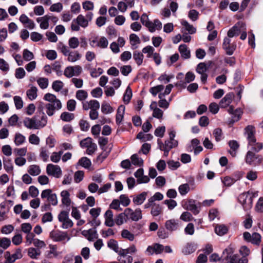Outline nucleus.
I'll list each match as a JSON object with an SVG mask.
<instances>
[{"mask_svg":"<svg viewBox=\"0 0 263 263\" xmlns=\"http://www.w3.org/2000/svg\"><path fill=\"white\" fill-rule=\"evenodd\" d=\"M169 133V137L170 140H166L164 142V155L165 156H167L168 154V152L171 149H172L173 147L177 146L178 145V141L177 140H174V138L175 137V133Z\"/></svg>","mask_w":263,"mask_h":263,"instance_id":"nucleus-3","label":"nucleus"},{"mask_svg":"<svg viewBox=\"0 0 263 263\" xmlns=\"http://www.w3.org/2000/svg\"><path fill=\"white\" fill-rule=\"evenodd\" d=\"M28 172L32 176H36L41 173V169L39 165L35 164L31 165L29 167Z\"/></svg>","mask_w":263,"mask_h":263,"instance_id":"nucleus-30","label":"nucleus"},{"mask_svg":"<svg viewBox=\"0 0 263 263\" xmlns=\"http://www.w3.org/2000/svg\"><path fill=\"white\" fill-rule=\"evenodd\" d=\"M63 87V83L60 80L54 81L52 84V89L57 91L59 92Z\"/></svg>","mask_w":263,"mask_h":263,"instance_id":"nucleus-56","label":"nucleus"},{"mask_svg":"<svg viewBox=\"0 0 263 263\" xmlns=\"http://www.w3.org/2000/svg\"><path fill=\"white\" fill-rule=\"evenodd\" d=\"M125 106L121 105L119 106L116 116V122L118 125H120L124 117Z\"/></svg>","mask_w":263,"mask_h":263,"instance_id":"nucleus-16","label":"nucleus"},{"mask_svg":"<svg viewBox=\"0 0 263 263\" xmlns=\"http://www.w3.org/2000/svg\"><path fill=\"white\" fill-rule=\"evenodd\" d=\"M179 193L182 195H185L190 191V187L187 183L180 185L178 187Z\"/></svg>","mask_w":263,"mask_h":263,"instance_id":"nucleus-52","label":"nucleus"},{"mask_svg":"<svg viewBox=\"0 0 263 263\" xmlns=\"http://www.w3.org/2000/svg\"><path fill=\"white\" fill-rule=\"evenodd\" d=\"M140 21L143 25L148 28L151 32H155V27L152 26V22L149 21L148 15L144 13L140 17Z\"/></svg>","mask_w":263,"mask_h":263,"instance_id":"nucleus-12","label":"nucleus"},{"mask_svg":"<svg viewBox=\"0 0 263 263\" xmlns=\"http://www.w3.org/2000/svg\"><path fill=\"white\" fill-rule=\"evenodd\" d=\"M193 218L192 215L189 212H183L180 217V219L184 221H190Z\"/></svg>","mask_w":263,"mask_h":263,"instance_id":"nucleus-64","label":"nucleus"},{"mask_svg":"<svg viewBox=\"0 0 263 263\" xmlns=\"http://www.w3.org/2000/svg\"><path fill=\"white\" fill-rule=\"evenodd\" d=\"M36 124L37 129L44 127L47 122V117L46 115H41L36 114L33 117Z\"/></svg>","mask_w":263,"mask_h":263,"instance_id":"nucleus-9","label":"nucleus"},{"mask_svg":"<svg viewBox=\"0 0 263 263\" xmlns=\"http://www.w3.org/2000/svg\"><path fill=\"white\" fill-rule=\"evenodd\" d=\"M155 108L153 109V116L157 119H161L163 116V111L157 107V102H154Z\"/></svg>","mask_w":263,"mask_h":263,"instance_id":"nucleus-39","label":"nucleus"},{"mask_svg":"<svg viewBox=\"0 0 263 263\" xmlns=\"http://www.w3.org/2000/svg\"><path fill=\"white\" fill-rule=\"evenodd\" d=\"M79 125L80 126V129L82 131H87L90 128L89 123L85 120L81 119L80 120Z\"/></svg>","mask_w":263,"mask_h":263,"instance_id":"nucleus-57","label":"nucleus"},{"mask_svg":"<svg viewBox=\"0 0 263 263\" xmlns=\"http://www.w3.org/2000/svg\"><path fill=\"white\" fill-rule=\"evenodd\" d=\"M25 140V137L22 134L16 133L15 136L14 142L16 145L18 146L23 144Z\"/></svg>","mask_w":263,"mask_h":263,"instance_id":"nucleus-54","label":"nucleus"},{"mask_svg":"<svg viewBox=\"0 0 263 263\" xmlns=\"http://www.w3.org/2000/svg\"><path fill=\"white\" fill-rule=\"evenodd\" d=\"M107 247L109 249L114 250L116 253H117L119 255L120 250L119 248L118 242L116 240L114 239H110L107 242Z\"/></svg>","mask_w":263,"mask_h":263,"instance_id":"nucleus-26","label":"nucleus"},{"mask_svg":"<svg viewBox=\"0 0 263 263\" xmlns=\"http://www.w3.org/2000/svg\"><path fill=\"white\" fill-rule=\"evenodd\" d=\"M50 17L47 15H45L43 17H39L36 19V21L39 23L41 21L42 22L40 23V26L41 29H46L49 27V20Z\"/></svg>","mask_w":263,"mask_h":263,"instance_id":"nucleus-23","label":"nucleus"},{"mask_svg":"<svg viewBox=\"0 0 263 263\" xmlns=\"http://www.w3.org/2000/svg\"><path fill=\"white\" fill-rule=\"evenodd\" d=\"M136 251V246L134 245H132L127 249L120 248L119 255L125 257L128 254H134Z\"/></svg>","mask_w":263,"mask_h":263,"instance_id":"nucleus-17","label":"nucleus"},{"mask_svg":"<svg viewBox=\"0 0 263 263\" xmlns=\"http://www.w3.org/2000/svg\"><path fill=\"white\" fill-rule=\"evenodd\" d=\"M3 165L4 168L8 173H10L13 171V166L12 163V160L10 158L3 157Z\"/></svg>","mask_w":263,"mask_h":263,"instance_id":"nucleus-20","label":"nucleus"},{"mask_svg":"<svg viewBox=\"0 0 263 263\" xmlns=\"http://www.w3.org/2000/svg\"><path fill=\"white\" fill-rule=\"evenodd\" d=\"M234 97L233 92H229L220 100L219 106L221 108H225L228 106L232 102V99Z\"/></svg>","mask_w":263,"mask_h":263,"instance_id":"nucleus-11","label":"nucleus"},{"mask_svg":"<svg viewBox=\"0 0 263 263\" xmlns=\"http://www.w3.org/2000/svg\"><path fill=\"white\" fill-rule=\"evenodd\" d=\"M162 211V207L160 204H154V206L152 208L151 213L154 217H156L159 215Z\"/></svg>","mask_w":263,"mask_h":263,"instance_id":"nucleus-36","label":"nucleus"},{"mask_svg":"<svg viewBox=\"0 0 263 263\" xmlns=\"http://www.w3.org/2000/svg\"><path fill=\"white\" fill-rule=\"evenodd\" d=\"M41 254L39 249H36L34 248H30L28 250V255L32 259L37 258V256Z\"/></svg>","mask_w":263,"mask_h":263,"instance_id":"nucleus-37","label":"nucleus"},{"mask_svg":"<svg viewBox=\"0 0 263 263\" xmlns=\"http://www.w3.org/2000/svg\"><path fill=\"white\" fill-rule=\"evenodd\" d=\"M54 103H47L45 105L46 113L49 116H52L54 114L55 109H57Z\"/></svg>","mask_w":263,"mask_h":263,"instance_id":"nucleus-42","label":"nucleus"},{"mask_svg":"<svg viewBox=\"0 0 263 263\" xmlns=\"http://www.w3.org/2000/svg\"><path fill=\"white\" fill-rule=\"evenodd\" d=\"M114 111L113 108L110 106V105L106 103L105 101H104L101 105V111L104 114H107L112 112Z\"/></svg>","mask_w":263,"mask_h":263,"instance_id":"nucleus-35","label":"nucleus"},{"mask_svg":"<svg viewBox=\"0 0 263 263\" xmlns=\"http://www.w3.org/2000/svg\"><path fill=\"white\" fill-rule=\"evenodd\" d=\"M126 214L125 212H123L118 214L115 218V223L118 225L121 226L126 221L125 220Z\"/></svg>","mask_w":263,"mask_h":263,"instance_id":"nucleus-38","label":"nucleus"},{"mask_svg":"<svg viewBox=\"0 0 263 263\" xmlns=\"http://www.w3.org/2000/svg\"><path fill=\"white\" fill-rule=\"evenodd\" d=\"M243 114L241 108H237L232 112V119L230 121V124H233L240 120Z\"/></svg>","mask_w":263,"mask_h":263,"instance_id":"nucleus-15","label":"nucleus"},{"mask_svg":"<svg viewBox=\"0 0 263 263\" xmlns=\"http://www.w3.org/2000/svg\"><path fill=\"white\" fill-rule=\"evenodd\" d=\"M120 203L124 206H127L130 203V200L129 198L124 194H122L120 196Z\"/></svg>","mask_w":263,"mask_h":263,"instance_id":"nucleus-58","label":"nucleus"},{"mask_svg":"<svg viewBox=\"0 0 263 263\" xmlns=\"http://www.w3.org/2000/svg\"><path fill=\"white\" fill-rule=\"evenodd\" d=\"M256 133H244L245 136L247 137L248 141V144L251 145L252 147L256 145V139L255 136Z\"/></svg>","mask_w":263,"mask_h":263,"instance_id":"nucleus-25","label":"nucleus"},{"mask_svg":"<svg viewBox=\"0 0 263 263\" xmlns=\"http://www.w3.org/2000/svg\"><path fill=\"white\" fill-rule=\"evenodd\" d=\"M78 164L82 166L85 168H89L91 165V162L89 158L86 157H83L79 159Z\"/></svg>","mask_w":263,"mask_h":263,"instance_id":"nucleus-31","label":"nucleus"},{"mask_svg":"<svg viewBox=\"0 0 263 263\" xmlns=\"http://www.w3.org/2000/svg\"><path fill=\"white\" fill-rule=\"evenodd\" d=\"M124 212L127 219H130L133 221H138L142 218V211L139 208L136 209L135 211L130 208H126Z\"/></svg>","mask_w":263,"mask_h":263,"instance_id":"nucleus-5","label":"nucleus"},{"mask_svg":"<svg viewBox=\"0 0 263 263\" xmlns=\"http://www.w3.org/2000/svg\"><path fill=\"white\" fill-rule=\"evenodd\" d=\"M46 172L48 175L53 176L57 178H60L62 174L61 167L59 165H54L51 163L47 164Z\"/></svg>","mask_w":263,"mask_h":263,"instance_id":"nucleus-6","label":"nucleus"},{"mask_svg":"<svg viewBox=\"0 0 263 263\" xmlns=\"http://www.w3.org/2000/svg\"><path fill=\"white\" fill-rule=\"evenodd\" d=\"M13 100L16 108L17 109H21L23 106V101L22 98L20 96H16L14 97Z\"/></svg>","mask_w":263,"mask_h":263,"instance_id":"nucleus-60","label":"nucleus"},{"mask_svg":"<svg viewBox=\"0 0 263 263\" xmlns=\"http://www.w3.org/2000/svg\"><path fill=\"white\" fill-rule=\"evenodd\" d=\"M23 57L25 61H29L34 58L33 53L27 49H25L23 52Z\"/></svg>","mask_w":263,"mask_h":263,"instance_id":"nucleus-51","label":"nucleus"},{"mask_svg":"<svg viewBox=\"0 0 263 263\" xmlns=\"http://www.w3.org/2000/svg\"><path fill=\"white\" fill-rule=\"evenodd\" d=\"M214 231L217 235L222 236L227 234L229 229L225 224H220L215 228Z\"/></svg>","mask_w":263,"mask_h":263,"instance_id":"nucleus-18","label":"nucleus"},{"mask_svg":"<svg viewBox=\"0 0 263 263\" xmlns=\"http://www.w3.org/2000/svg\"><path fill=\"white\" fill-rule=\"evenodd\" d=\"M111 148L106 149L105 151H103L100 154H99L97 156L96 161L98 162H100V163L103 162L104 160L108 157Z\"/></svg>","mask_w":263,"mask_h":263,"instance_id":"nucleus-40","label":"nucleus"},{"mask_svg":"<svg viewBox=\"0 0 263 263\" xmlns=\"http://www.w3.org/2000/svg\"><path fill=\"white\" fill-rule=\"evenodd\" d=\"M73 22L78 24L83 28H86L88 25V21L86 19L82 14L79 15L77 18L73 20Z\"/></svg>","mask_w":263,"mask_h":263,"instance_id":"nucleus-21","label":"nucleus"},{"mask_svg":"<svg viewBox=\"0 0 263 263\" xmlns=\"http://www.w3.org/2000/svg\"><path fill=\"white\" fill-rule=\"evenodd\" d=\"M93 143L92 142V139L90 137H87L81 140L80 142V145L82 148H86Z\"/></svg>","mask_w":263,"mask_h":263,"instance_id":"nucleus-62","label":"nucleus"},{"mask_svg":"<svg viewBox=\"0 0 263 263\" xmlns=\"http://www.w3.org/2000/svg\"><path fill=\"white\" fill-rule=\"evenodd\" d=\"M251 240V241L250 242L252 243V244L257 246L259 245L261 242L260 235L258 233H253L252 235Z\"/></svg>","mask_w":263,"mask_h":263,"instance_id":"nucleus-41","label":"nucleus"},{"mask_svg":"<svg viewBox=\"0 0 263 263\" xmlns=\"http://www.w3.org/2000/svg\"><path fill=\"white\" fill-rule=\"evenodd\" d=\"M50 237L54 242L62 241L67 238V241L70 239L66 232L59 231L55 232L53 230L50 233Z\"/></svg>","mask_w":263,"mask_h":263,"instance_id":"nucleus-7","label":"nucleus"},{"mask_svg":"<svg viewBox=\"0 0 263 263\" xmlns=\"http://www.w3.org/2000/svg\"><path fill=\"white\" fill-rule=\"evenodd\" d=\"M24 125L30 129H37L35 122L33 118H25L24 120Z\"/></svg>","mask_w":263,"mask_h":263,"instance_id":"nucleus-22","label":"nucleus"},{"mask_svg":"<svg viewBox=\"0 0 263 263\" xmlns=\"http://www.w3.org/2000/svg\"><path fill=\"white\" fill-rule=\"evenodd\" d=\"M208 69V67L206 64L204 62H201L197 65L196 70L199 74H202L205 73Z\"/></svg>","mask_w":263,"mask_h":263,"instance_id":"nucleus-46","label":"nucleus"},{"mask_svg":"<svg viewBox=\"0 0 263 263\" xmlns=\"http://www.w3.org/2000/svg\"><path fill=\"white\" fill-rule=\"evenodd\" d=\"M147 192H143L133 198V202L136 205H141L145 200Z\"/></svg>","mask_w":263,"mask_h":263,"instance_id":"nucleus-19","label":"nucleus"},{"mask_svg":"<svg viewBox=\"0 0 263 263\" xmlns=\"http://www.w3.org/2000/svg\"><path fill=\"white\" fill-rule=\"evenodd\" d=\"M131 162L136 166H142L143 165V160L139 158L137 154H134L130 157Z\"/></svg>","mask_w":263,"mask_h":263,"instance_id":"nucleus-27","label":"nucleus"},{"mask_svg":"<svg viewBox=\"0 0 263 263\" xmlns=\"http://www.w3.org/2000/svg\"><path fill=\"white\" fill-rule=\"evenodd\" d=\"M121 236L122 238L127 239L129 241H133L135 238L134 235L125 229L122 231Z\"/></svg>","mask_w":263,"mask_h":263,"instance_id":"nucleus-48","label":"nucleus"},{"mask_svg":"<svg viewBox=\"0 0 263 263\" xmlns=\"http://www.w3.org/2000/svg\"><path fill=\"white\" fill-rule=\"evenodd\" d=\"M133 96L132 90L129 86H128L123 95V100L125 104H128Z\"/></svg>","mask_w":263,"mask_h":263,"instance_id":"nucleus-24","label":"nucleus"},{"mask_svg":"<svg viewBox=\"0 0 263 263\" xmlns=\"http://www.w3.org/2000/svg\"><path fill=\"white\" fill-rule=\"evenodd\" d=\"M222 182L224 186L227 187H230L235 182L234 181L231 176H226L222 179Z\"/></svg>","mask_w":263,"mask_h":263,"instance_id":"nucleus-59","label":"nucleus"},{"mask_svg":"<svg viewBox=\"0 0 263 263\" xmlns=\"http://www.w3.org/2000/svg\"><path fill=\"white\" fill-rule=\"evenodd\" d=\"M240 32V29L235 25L229 30L227 35L229 37H233L235 36H238Z\"/></svg>","mask_w":263,"mask_h":263,"instance_id":"nucleus-33","label":"nucleus"},{"mask_svg":"<svg viewBox=\"0 0 263 263\" xmlns=\"http://www.w3.org/2000/svg\"><path fill=\"white\" fill-rule=\"evenodd\" d=\"M178 50L181 54V57L183 59H188L191 57L190 50L185 44H181L178 48Z\"/></svg>","mask_w":263,"mask_h":263,"instance_id":"nucleus-14","label":"nucleus"},{"mask_svg":"<svg viewBox=\"0 0 263 263\" xmlns=\"http://www.w3.org/2000/svg\"><path fill=\"white\" fill-rule=\"evenodd\" d=\"M245 161L247 164L256 165L262 162V157L261 155H256L253 152L249 151L246 155Z\"/></svg>","mask_w":263,"mask_h":263,"instance_id":"nucleus-2","label":"nucleus"},{"mask_svg":"<svg viewBox=\"0 0 263 263\" xmlns=\"http://www.w3.org/2000/svg\"><path fill=\"white\" fill-rule=\"evenodd\" d=\"M164 87L162 85H158L156 86L151 87L149 89V92L154 96H156L157 94L163 90Z\"/></svg>","mask_w":263,"mask_h":263,"instance_id":"nucleus-53","label":"nucleus"},{"mask_svg":"<svg viewBox=\"0 0 263 263\" xmlns=\"http://www.w3.org/2000/svg\"><path fill=\"white\" fill-rule=\"evenodd\" d=\"M157 235L160 239H165L168 237L169 233L163 227H160L157 232Z\"/></svg>","mask_w":263,"mask_h":263,"instance_id":"nucleus-49","label":"nucleus"},{"mask_svg":"<svg viewBox=\"0 0 263 263\" xmlns=\"http://www.w3.org/2000/svg\"><path fill=\"white\" fill-rule=\"evenodd\" d=\"M143 58L144 55L142 53L137 50L133 52V59L138 66L142 64Z\"/></svg>","mask_w":263,"mask_h":263,"instance_id":"nucleus-29","label":"nucleus"},{"mask_svg":"<svg viewBox=\"0 0 263 263\" xmlns=\"http://www.w3.org/2000/svg\"><path fill=\"white\" fill-rule=\"evenodd\" d=\"M84 176V173L82 171H77L74 175V180L77 183L80 182L83 180Z\"/></svg>","mask_w":263,"mask_h":263,"instance_id":"nucleus-50","label":"nucleus"},{"mask_svg":"<svg viewBox=\"0 0 263 263\" xmlns=\"http://www.w3.org/2000/svg\"><path fill=\"white\" fill-rule=\"evenodd\" d=\"M181 226V221L178 219H171L165 222V227L167 231L172 232L179 229Z\"/></svg>","mask_w":263,"mask_h":263,"instance_id":"nucleus-8","label":"nucleus"},{"mask_svg":"<svg viewBox=\"0 0 263 263\" xmlns=\"http://www.w3.org/2000/svg\"><path fill=\"white\" fill-rule=\"evenodd\" d=\"M196 249V247L193 243H187L185 247L183 252L185 254H191L194 252Z\"/></svg>","mask_w":263,"mask_h":263,"instance_id":"nucleus-45","label":"nucleus"},{"mask_svg":"<svg viewBox=\"0 0 263 263\" xmlns=\"http://www.w3.org/2000/svg\"><path fill=\"white\" fill-rule=\"evenodd\" d=\"M95 137H97L99 136L100 134L101 133H91ZM108 142V138H105L104 137H99L98 138V144L99 145V146L100 148L103 151H105L106 149H108L107 147H106V145Z\"/></svg>","mask_w":263,"mask_h":263,"instance_id":"nucleus-13","label":"nucleus"},{"mask_svg":"<svg viewBox=\"0 0 263 263\" xmlns=\"http://www.w3.org/2000/svg\"><path fill=\"white\" fill-rule=\"evenodd\" d=\"M239 202L242 205L244 210L250 209L253 205V199L245 192L240 194L238 198Z\"/></svg>","mask_w":263,"mask_h":263,"instance_id":"nucleus-4","label":"nucleus"},{"mask_svg":"<svg viewBox=\"0 0 263 263\" xmlns=\"http://www.w3.org/2000/svg\"><path fill=\"white\" fill-rule=\"evenodd\" d=\"M68 44L70 48L74 49L79 45V40L76 37H71L69 39Z\"/></svg>","mask_w":263,"mask_h":263,"instance_id":"nucleus-61","label":"nucleus"},{"mask_svg":"<svg viewBox=\"0 0 263 263\" xmlns=\"http://www.w3.org/2000/svg\"><path fill=\"white\" fill-rule=\"evenodd\" d=\"M88 96V93L86 90H79L76 92V98L80 101L85 100Z\"/></svg>","mask_w":263,"mask_h":263,"instance_id":"nucleus-44","label":"nucleus"},{"mask_svg":"<svg viewBox=\"0 0 263 263\" xmlns=\"http://www.w3.org/2000/svg\"><path fill=\"white\" fill-rule=\"evenodd\" d=\"M11 245V240L7 237L0 238V247L4 250L7 249Z\"/></svg>","mask_w":263,"mask_h":263,"instance_id":"nucleus-47","label":"nucleus"},{"mask_svg":"<svg viewBox=\"0 0 263 263\" xmlns=\"http://www.w3.org/2000/svg\"><path fill=\"white\" fill-rule=\"evenodd\" d=\"M44 99L47 101L54 103L57 106V109H60L62 107V103L60 100L57 99L56 96L50 93H47L44 96Z\"/></svg>","mask_w":263,"mask_h":263,"instance_id":"nucleus-10","label":"nucleus"},{"mask_svg":"<svg viewBox=\"0 0 263 263\" xmlns=\"http://www.w3.org/2000/svg\"><path fill=\"white\" fill-rule=\"evenodd\" d=\"M37 83L40 87L42 89L46 88L48 86V79L46 78H40L37 80Z\"/></svg>","mask_w":263,"mask_h":263,"instance_id":"nucleus-43","label":"nucleus"},{"mask_svg":"<svg viewBox=\"0 0 263 263\" xmlns=\"http://www.w3.org/2000/svg\"><path fill=\"white\" fill-rule=\"evenodd\" d=\"M37 89L35 86H32L30 89L27 90V96L29 100L32 101L37 97Z\"/></svg>","mask_w":263,"mask_h":263,"instance_id":"nucleus-32","label":"nucleus"},{"mask_svg":"<svg viewBox=\"0 0 263 263\" xmlns=\"http://www.w3.org/2000/svg\"><path fill=\"white\" fill-rule=\"evenodd\" d=\"M81 58V54L78 52L75 51L74 53L70 52L68 54V60L72 62H74Z\"/></svg>","mask_w":263,"mask_h":263,"instance_id":"nucleus-63","label":"nucleus"},{"mask_svg":"<svg viewBox=\"0 0 263 263\" xmlns=\"http://www.w3.org/2000/svg\"><path fill=\"white\" fill-rule=\"evenodd\" d=\"M60 118L63 121L70 122L74 118V115L69 112H63L61 114Z\"/></svg>","mask_w":263,"mask_h":263,"instance_id":"nucleus-34","label":"nucleus"},{"mask_svg":"<svg viewBox=\"0 0 263 263\" xmlns=\"http://www.w3.org/2000/svg\"><path fill=\"white\" fill-rule=\"evenodd\" d=\"M184 208L191 211L196 215L199 213L200 211V203L193 199H188L184 205Z\"/></svg>","mask_w":263,"mask_h":263,"instance_id":"nucleus-1","label":"nucleus"},{"mask_svg":"<svg viewBox=\"0 0 263 263\" xmlns=\"http://www.w3.org/2000/svg\"><path fill=\"white\" fill-rule=\"evenodd\" d=\"M167 163L168 167L172 171L176 170L181 165L179 162L174 160H169L167 162Z\"/></svg>","mask_w":263,"mask_h":263,"instance_id":"nucleus-55","label":"nucleus"},{"mask_svg":"<svg viewBox=\"0 0 263 263\" xmlns=\"http://www.w3.org/2000/svg\"><path fill=\"white\" fill-rule=\"evenodd\" d=\"M146 133H138L136 138L140 140L141 142H145L147 141L151 140L153 136L151 134Z\"/></svg>","mask_w":263,"mask_h":263,"instance_id":"nucleus-28","label":"nucleus"}]
</instances>
